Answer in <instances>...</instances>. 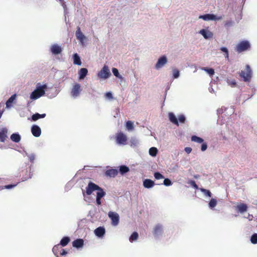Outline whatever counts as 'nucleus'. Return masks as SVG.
Here are the masks:
<instances>
[{
    "label": "nucleus",
    "mask_w": 257,
    "mask_h": 257,
    "mask_svg": "<svg viewBox=\"0 0 257 257\" xmlns=\"http://www.w3.org/2000/svg\"><path fill=\"white\" fill-rule=\"evenodd\" d=\"M47 88L46 84L41 85L38 83L37 85L36 88L31 93L30 98L32 100H36L43 95L45 93V89Z\"/></svg>",
    "instance_id": "1"
},
{
    "label": "nucleus",
    "mask_w": 257,
    "mask_h": 257,
    "mask_svg": "<svg viewBox=\"0 0 257 257\" xmlns=\"http://www.w3.org/2000/svg\"><path fill=\"white\" fill-rule=\"evenodd\" d=\"M251 44L248 40H243L236 45L235 50L239 53L249 50Z\"/></svg>",
    "instance_id": "2"
},
{
    "label": "nucleus",
    "mask_w": 257,
    "mask_h": 257,
    "mask_svg": "<svg viewBox=\"0 0 257 257\" xmlns=\"http://www.w3.org/2000/svg\"><path fill=\"white\" fill-rule=\"evenodd\" d=\"M164 232V227L162 224L158 223L153 228V234L156 239H160L162 236Z\"/></svg>",
    "instance_id": "3"
},
{
    "label": "nucleus",
    "mask_w": 257,
    "mask_h": 257,
    "mask_svg": "<svg viewBox=\"0 0 257 257\" xmlns=\"http://www.w3.org/2000/svg\"><path fill=\"white\" fill-rule=\"evenodd\" d=\"M98 77L101 79H106L111 75V73L106 65H104L102 68L97 74Z\"/></svg>",
    "instance_id": "4"
},
{
    "label": "nucleus",
    "mask_w": 257,
    "mask_h": 257,
    "mask_svg": "<svg viewBox=\"0 0 257 257\" xmlns=\"http://www.w3.org/2000/svg\"><path fill=\"white\" fill-rule=\"evenodd\" d=\"M199 19H202L204 21H216L220 20L222 19V16H216L213 14H207L199 16Z\"/></svg>",
    "instance_id": "5"
},
{
    "label": "nucleus",
    "mask_w": 257,
    "mask_h": 257,
    "mask_svg": "<svg viewBox=\"0 0 257 257\" xmlns=\"http://www.w3.org/2000/svg\"><path fill=\"white\" fill-rule=\"evenodd\" d=\"M245 67L246 71L242 70L240 73V76L245 82H248L251 78V70L248 65H246Z\"/></svg>",
    "instance_id": "6"
},
{
    "label": "nucleus",
    "mask_w": 257,
    "mask_h": 257,
    "mask_svg": "<svg viewBox=\"0 0 257 257\" xmlns=\"http://www.w3.org/2000/svg\"><path fill=\"white\" fill-rule=\"evenodd\" d=\"M108 216L111 219V224L113 226H116L118 224L119 216L118 213L113 211H109L108 213Z\"/></svg>",
    "instance_id": "7"
},
{
    "label": "nucleus",
    "mask_w": 257,
    "mask_h": 257,
    "mask_svg": "<svg viewBox=\"0 0 257 257\" xmlns=\"http://www.w3.org/2000/svg\"><path fill=\"white\" fill-rule=\"evenodd\" d=\"M167 58L165 55L161 56L158 60L156 64H155V68L157 70L164 67L167 63Z\"/></svg>",
    "instance_id": "8"
},
{
    "label": "nucleus",
    "mask_w": 257,
    "mask_h": 257,
    "mask_svg": "<svg viewBox=\"0 0 257 257\" xmlns=\"http://www.w3.org/2000/svg\"><path fill=\"white\" fill-rule=\"evenodd\" d=\"M81 91V85L79 83H75L71 91V95L72 97L75 98L77 97Z\"/></svg>",
    "instance_id": "9"
},
{
    "label": "nucleus",
    "mask_w": 257,
    "mask_h": 257,
    "mask_svg": "<svg viewBox=\"0 0 257 257\" xmlns=\"http://www.w3.org/2000/svg\"><path fill=\"white\" fill-rule=\"evenodd\" d=\"M98 188H99L98 185L92 182H89L87 186L86 187V194L88 195H90L93 191H96Z\"/></svg>",
    "instance_id": "10"
},
{
    "label": "nucleus",
    "mask_w": 257,
    "mask_h": 257,
    "mask_svg": "<svg viewBox=\"0 0 257 257\" xmlns=\"http://www.w3.org/2000/svg\"><path fill=\"white\" fill-rule=\"evenodd\" d=\"M126 136L121 132L117 134L116 136V141L118 145H124L126 144Z\"/></svg>",
    "instance_id": "11"
},
{
    "label": "nucleus",
    "mask_w": 257,
    "mask_h": 257,
    "mask_svg": "<svg viewBox=\"0 0 257 257\" xmlns=\"http://www.w3.org/2000/svg\"><path fill=\"white\" fill-rule=\"evenodd\" d=\"M50 51L53 55H58L62 52V48L60 45L57 44H54L51 45Z\"/></svg>",
    "instance_id": "12"
},
{
    "label": "nucleus",
    "mask_w": 257,
    "mask_h": 257,
    "mask_svg": "<svg viewBox=\"0 0 257 257\" xmlns=\"http://www.w3.org/2000/svg\"><path fill=\"white\" fill-rule=\"evenodd\" d=\"M31 133L35 137H39L41 134V129L40 126L36 124H34L31 126Z\"/></svg>",
    "instance_id": "13"
},
{
    "label": "nucleus",
    "mask_w": 257,
    "mask_h": 257,
    "mask_svg": "<svg viewBox=\"0 0 257 257\" xmlns=\"http://www.w3.org/2000/svg\"><path fill=\"white\" fill-rule=\"evenodd\" d=\"M76 37L77 39L79 41L80 43L83 45L84 41L86 39L84 35L81 31L80 27H78L77 30L75 33Z\"/></svg>",
    "instance_id": "14"
},
{
    "label": "nucleus",
    "mask_w": 257,
    "mask_h": 257,
    "mask_svg": "<svg viewBox=\"0 0 257 257\" xmlns=\"http://www.w3.org/2000/svg\"><path fill=\"white\" fill-rule=\"evenodd\" d=\"M199 33L202 35L205 39H208L213 37V33L210 31L205 29H201Z\"/></svg>",
    "instance_id": "15"
},
{
    "label": "nucleus",
    "mask_w": 257,
    "mask_h": 257,
    "mask_svg": "<svg viewBox=\"0 0 257 257\" xmlns=\"http://www.w3.org/2000/svg\"><path fill=\"white\" fill-rule=\"evenodd\" d=\"M8 130L6 127L2 128L0 131V142L4 143L5 142L7 138H8Z\"/></svg>",
    "instance_id": "16"
},
{
    "label": "nucleus",
    "mask_w": 257,
    "mask_h": 257,
    "mask_svg": "<svg viewBox=\"0 0 257 257\" xmlns=\"http://www.w3.org/2000/svg\"><path fill=\"white\" fill-rule=\"evenodd\" d=\"M154 181L150 179H146L143 181V185L145 188L150 189L153 188L155 185Z\"/></svg>",
    "instance_id": "17"
},
{
    "label": "nucleus",
    "mask_w": 257,
    "mask_h": 257,
    "mask_svg": "<svg viewBox=\"0 0 257 257\" xmlns=\"http://www.w3.org/2000/svg\"><path fill=\"white\" fill-rule=\"evenodd\" d=\"M105 233V228L103 227H98L94 230V233L98 237H102Z\"/></svg>",
    "instance_id": "18"
},
{
    "label": "nucleus",
    "mask_w": 257,
    "mask_h": 257,
    "mask_svg": "<svg viewBox=\"0 0 257 257\" xmlns=\"http://www.w3.org/2000/svg\"><path fill=\"white\" fill-rule=\"evenodd\" d=\"M16 97L17 94H14L7 100L6 103V108H10L12 107L13 103L16 100Z\"/></svg>",
    "instance_id": "19"
},
{
    "label": "nucleus",
    "mask_w": 257,
    "mask_h": 257,
    "mask_svg": "<svg viewBox=\"0 0 257 257\" xmlns=\"http://www.w3.org/2000/svg\"><path fill=\"white\" fill-rule=\"evenodd\" d=\"M83 244L84 241L81 238L76 239L72 242L73 246L77 248L82 247L83 246Z\"/></svg>",
    "instance_id": "20"
},
{
    "label": "nucleus",
    "mask_w": 257,
    "mask_h": 257,
    "mask_svg": "<svg viewBox=\"0 0 257 257\" xmlns=\"http://www.w3.org/2000/svg\"><path fill=\"white\" fill-rule=\"evenodd\" d=\"M10 139L14 143H19L21 140V136L18 133L12 134L10 136Z\"/></svg>",
    "instance_id": "21"
},
{
    "label": "nucleus",
    "mask_w": 257,
    "mask_h": 257,
    "mask_svg": "<svg viewBox=\"0 0 257 257\" xmlns=\"http://www.w3.org/2000/svg\"><path fill=\"white\" fill-rule=\"evenodd\" d=\"M118 170L116 169H111L106 171L105 175L110 177H114L118 174Z\"/></svg>",
    "instance_id": "22"
},
{
    "label": "nucleus",
    "mask_w": 257,
    "mask_h": 257,
    "mask_svg": "<svg viewBox=\"0 0 257 257\" xmlns=\"http://www.w3.org/2000/svg\"><path fill=\"white\" fill-rule=\"evenodd\" d=\"M168 116H169V120L171 122H172L174 124L177 125V126L179 125V122H178V119L174 113L169 112L168 114Z\"/></svg>",
    "instance_id": "23"
},
{
    "label": "nucleus",
    "mask_w": 257,
    "mask_h": 257,
    "mask_svg": "<svg viewBox=\"0 0 257 257\" xmlns=\"http://www.w3.org/2000/svg\"><path fill=\"white\" fill-rule=\"evenodd\" d=\"M88 73V70L85 68H81L78 71L79 79H83Z\"/></svg>",
    "instance_id": "24"
},
{
    "label": "nucleus",
    "mask_w": 257,
    "mask_h": 257,
    "mask_svg": "<svg viewBox=\"0 0 257 257\" xmlns=\"http://www.w3.org/2000/svg\"><path fill=\"white\" fill-rule=\"evenodd\" d=\"M46 115V114L45 113L40 114L39 113H36L31 116V120L36 121L39 119L45 117Z\"/></svg>",
    "instance_id": "25"
},
{
    "label": "nucleus",
    "mask_w": 257,
    "mask_h": 257,
    "mask_svg": "<svg viewBox=\"0 0 257 257\" xmlns=\"http://www.w3.org/2000/svg\"><path fill=\"white\" fill-rule=\"evenodd\" d=\"M73 63L75 65L80 66L82 64L80 56L77 53L73 55Z\"/></svg>",
    "instance_id": "26"
},
{
    "label": "nucleus",
    "mask_w": 257,
    "mask_h": 257,
    "mask_svg": "<svg viewBox=\"0 0 257 257\" xmlns=\"http://www.w3.org/2000/svg\"><path fill=\"white\" fill-rule=\"evenodd\" d=\"M236 208L239 212H240V213H242L246 211L247 209V206L246 204H245L241 203V204L237 205Z\"/></svg>",
    "instance_id": "27"
},
{
    "label": "nucleus",
    "mask_w": 257,
    "mask_h": 257,
    "mask_svg": "<svg viewBox=\"0 0 257 257\" xmlns=\"http://www.w3.org/2000/svg\"><path fill=\"white\" fill-rule=\"evenodd\" d=\"M130 171V168L128 167L125 165H121L119 167V172L122 175L126 174Z\"/></svg>",
    "instance_id": "28"
},
{
    "label": "nucleus",
    "mask_w": 257,
    "mask_h": 257,
    "mask_svg": "<svg viewBox=\"0 0 257 257\" xmlns=\"http://www.w3.org/2000/svg\"><path fill=\"white\" fill-rule=\"evenodd\" d=\"M70 241V239L69 237L64 236L61 239L59 244L64 247L67 245Z\"/></svg>",
    "instance_id": "29"
},
{
    "label": "nucleus",
    "mask_w": 257,
    "mask_h": 257,
    "mask_svg": "<svg viewBox=\"0 0 257 257\" xmlns=\"http://www.w3.org/2000/svg\"><path fill=\"white\" fill-rule=\"evenodd\" d=\"M191 140L192 142H196L199 144L203 143L204 142V140L202 138L195 135H193L191 137Z\"/></svg>",
    "instance_id": "30"
},
{
    "label": "nucleus",
    "mask_w": 257,
    "mask_h": 257,
    "mask_svg": "<svg viewBox=\"0 0 257 257\" xmlns=\"http://www.w3.org/2000/svg\"><path fill=\"white\" fill-rule=\"evenodd\" d=\"M172 73L173 79H177L180 77V71L176 68H172Z\"/></svg>",
    "instance_id": "31"
},
{
    "label": "nucleus",
    "mask_w": 257,
    "mask_h": 257,
    "mask_svg": "<svg viewBox=\"0 0 257 257\" xmlns=\"http://www.w3.org/2000/svg\"><path fill=\"white\" fill-rule=\"evenodd\" d=\"M130 143H131V146L133 148L137 147L140 144L139 141L135 138H131Z\"/></svg>",
    "instance_id": "32"
},
{
    "label": "nucleus",
    "mask_w": 257,
    "mask_h": 257,
    "mask_svg": "<svg viewBox=\"0 0 257 257\" xmlns=\"http://www.w3.org/2000/svg\"><path fill=\"white\" fill-rule=\"evenodd\" d=\"M96 197L102 198L105 195V192L99 186V188L96 190Z\"/></svg>",
    "instance_id": "33"
},
{
    "label": "nucleus",
    "mask_w": 257,
    "mask_h": 257,
    "mask_svg": "<svg viewBox=\"0 0 257 257\" xmlns=\"http://www.w3.org/2000/svg\"><path fill=\"white\" fill-rule=\"evenodd\" d=\"M158 150L156 147H151L149 149V155L152 157H156L158 154Z\"/></svg>",
    "instance_id": "34"
},
{
    "label": "nucleus",
    "mask_w": 257,
    "mask_h": 257,
    "mask_svg": "<svg viewBox=\"0 0 257 257\" xmlns=\"http://www.w3.org/2000/svg\"><path fill=\"white\" fill-rule=\"evenodd\" d=\"M139 237V234L137 232H134L129 238V240L130 242H133L135 241H136Z\"/></svg>",
    "instance_id": "35"
},
{
    "label": "nucleus",
    "mask_w": 257,
    "mask_h": 257,
    "mask_svg": "<svg viewBox=\"0 0 257 257\" xmlns=\"http://www.w3.org/2000/svg\"><path fill=\"white\" fill-rule=\"evenodd\" d=\"M125 126L128 131H132L134 130V122L132 121L128 120L126 122Z\"/></svg>",
    "instance_id": "36"
},
{
    "label": "nucleus",
    "mask_w": 257,
    "mask_h": 257,
    "mask_svg": "<svg viewBox=\"0 0 257 257\" xmlns=\"http://www.w3.org/2000/svg\"><path fill=\"white\" fill-rule=\"evenodd\" d=\"M199 190L202 193H203L204 195H205L206 196L211 197L212 196V193L209 190H207V189H204L203 188H199Z\"/></svg>",
    "instance_id": "37"
},
{
    "label": "nucleus",
    "mask_w": 257,
    "mask_h": 257,
    "mask_svg": "<svg viewBox=\"0 0 257 257\" xmlns=\"http://www.w3.org/2000/svg\"><path fill=\"white\" fill-rule=\"evenodd\" d=\"M220 50L224 53V56L226 59H229V52L228 49L225 47H221Z\"/></svg>",
    "instance_id": "38"
},
{
    "label": "nucleus",
    "mask_w": 257,
    "mask_h": 257,
    "mask_svg": "<svg viewBox=\"0 0 257 257\" xmlns=\"http://www.w3.org/2000/svg\"><path fill=\"white\" fill-rule=\"evenodd\" d=\"M60 249V244H57L54 246L52 248V251L55 256L58 257V252Z\"/></svg>",
    "instance_id": "39"
},
{
    "label": "nucleus",
    "mask_w": 257,
    "mask_h": 257,
    "mask_svg": "<svg viewBox=\"0 0 257 257\" xmlns=\"http://www.w3.org/2000/svg\"><path fill=\"white\" fill-rule=\"evenodd\" d=\"M201 69L207 72L210 76H212L214 74V70L212 68H208L207 67H202Z\"/></svg>",
    "instance_id": "40"
},
{
    "label": "nucleus",
    "mask_w": 257,
    "mask_h": 257,
    "mask_svg": "<svg viewBox=\"0 0 257 257\" xmlns=\"http://www.w3.org/2000/svg\"><path fill=\"white\" fill-rule=\"evenodd\" d=\"M112 72L113 74L117 78L121 79L122 78V76L119 74L118 70L117 69L115 68H112Z\"/></svg>",
    "instance_id": "41"
},
{
    "label": "nucleus",
    "mask_w": 257,
    "mask_h": 257,
    "mask_svg": "<svg viewBox=\"0 0 257 257\" xmlns=\"http://www.w3.org/2000/svg\"><path fill=\"white\" fill-rule=\"evenodd\" d=\"M217 201L215 199L212 198L209 202V207L210 208H213L216 206Z\"/></svg>",
    "instance_id": "42"
},
{
    "label": "nucleus",
    "mask_w": 257,
    "mask_h": 257,
    "mask_svg": "<svg viewBox=\"0 0 257 257\" xmlns=\"http://www.w3.org/2000/svg\"><path fill=\"white\" fill-rule=\"evenodd\" d=\"M250 241L252 244L257 243V233H253L250 237Z\"/></svg>",
    "instance_id": "43"
},
{
    "label": "nucleus",
    "mask_w": 257,
    "mask_h": 257,
    "mask_svg": "<svg viewBox=\"0 0 257 257\" xmlns=\"http://www.w3.org/2000/svg\"><path fill=\"white\" fill-rule=\"evenodd\" d=\"M163 185L165 186H170L172 185L171 180L169 178H165L163 181Z\"/></svg>",
    "instance_id": "44"
},
{
    "label": "nucleus",
    "mask_w": 257,
    "mask_h": 257,
    "mask_svg": "<svg viewBox=\"0 0 257 257\" xmlns=\"http://www.w3.org/2000/svg\"><path fill=\"white\" fill-rule=\"evenodd\" d=\"M234 22L231 20L226 21L224 23V27L226 28H229L233 26Z\"/></svg>",
    "instance_id": "45"
},
{
    "label": "nucleus",
    "mask_w": 257,
    "mask_h": 257,
    "mask_svg": "<svg viewBox=\"0 0 257 257\" xmlns=\"http://www.w3.org/2000/svg\"><path fill=\"white\" fill-rule=\"evenodd\" d=\"M154 176L155 178L157 180L164 178V176L159 172H155Z\"/></svg>",
    "instance_id": "46"
},
{
    "label": "nucleus",
    "mask_w": 257,
    "mask_h": 257,
    "mask_svg": "<svg viewBox=\"0 0 257 257\" xmlns=\"http://www.w3.org/2000/svg\"><path fill=\"white\" fill-rule=\"evenodd\" d=\"M188 183L192 187H193L195 189L199 190V188L198 185L196 184V182L195 181L192 180H189V181H188Z\"/></svg>",
    "instance_id": "47"
},
{
    "label": "nucleus",
    "mask_w": 257,
    "mask_h": 257,
    "mask_svg": "<svg viewBox=\"0 0 257 257\" xmlns=\"http://www.w3.org/2000/svg\"><path fill=\"white\" fill-rule=\"evenodd\" d=\"M29 159L32 164L34 163V161L36 159V155L34 153H32L29 155Z\"/></svg>",
    "instance_id": "48"
},
{
    "label": "nucleus",
    "mask_w": 257,
    "mask_h": 257,
    "mask_svg": "<svg viewBox=\"0 0 257 257\" xmlns=\"http://www.w3.org/2000/svg\"><path fill=\"white\" fill-rule=\"evenodd\" d=\"M178 120H179L181 123H185L186 121L185 116L184 114L179 115Z\"/></svg>",
    "instance_id": "49"
},
{
    "label": "nucleus",
    "mask_w": 257,
    "mask_h": 257,
    "mask_svg": "<svg viewBox=\"0 0 257 257\" xmlns=\"http://www.w3.org/2000/svg\"><path fill=\"white\" fill-rule=\"evenodd\" d=\"M202 145H201V150L202 151V152H204L205 151H206L207 149V144L206 143H201Z\"/></svg>",
    "instance_id": "50"
},
{
    "label": "nucleus",
    "mask_w": 257,
    "mask_h": 257,
    "mask_svg": "<svg viewBox=\"0 0 257 257\" xmlns=\"http://www.w3.org/2000/svg\"><path fill=\"white\" fill-rule=\"evenodd\" d=\"M105 96L108 99H111L113 98V95L111 92H107L105 94Z\"/></svg>",
    "instance_id": "51"
},
{
    "label": "nucleus",
    "mask_w": 257,
    "mask_h": 257,
    "mask_svg": "<svg viewBox=\"0 0 257 257\" xmlns=\"http://www.w3.org/2000/svg\"><path fill=\"white\" fill-rule=\"evenodd\" d=\"M16 186H17V184H9V185H5V186H4L3 188L5 189H11L14 188Z\"/></svg>",
    "instance_id": "52"
},
{
    "label": "nucleus",
    "mask_w": 257,
    "mask_h": 257,
    "mask_svg": "<svg viewBox=\"0 0 257 257\" xmlns=\"http://www.w3.org/2000/svg\"><path fill=\"white\" fill-rule=\"evenodd\" d=\"M228 84L231 87H235L236 85V81L234 80H229L228 81Z\"/></svg>",
    "instance_id": "53"
},
{
    "label": "nucleus",
    "mask_w": 257,
    "mask_h": 257,
    "mask_svg": "<svg viewBox=\"0 0 257 257\" xmlns=\"http://www.w3.org/2000/svg\"><path fill=\"white\" fill-rule=\"evenodd\" d=\"M32 174L31 173V172L29 173V174L28 176H25V177H24L22 179V181H26L27 180V179H30V178H31L32 177Z\"/></svg>",
    "instance_id": "54"
},
{
    "label": "nucleus",
    "mask_w": 257,
    "mask_h": 257,
    "mask_svg": "<svg viewBox=\"0 0 257 257\" xmlns=\"http://www.w3.org/2000/svg\"><path fill=\"white\" fill-rule=\"evenodd\" d=\"M186 153H187L188 154H190L192 151V148L190 147H186L184 149Z\"/></svg>",
    "instance_id": "55"
},
{
    "label": "nucleus",
    "mask_w": 257,
    "mask_h": 257,
    "mask_svg": "<svg viewBox=\"0 0 257 257\" xmlns=\"http://www.w3.org/2000/svg\"><path fill=\"white\" fill-rule=\"evenodd\" d=\"M58 1L60 2L62 6L63 7L64 10L65 11V8L66 7V6L65 5V2H64V0H58Z\"/></svg>",
    "instance_id": "56"
},
{
    "label": "nucleus",
    "mask_w": 257,
    "mask_h": 257,
    "mask_svg": "<svg viewBox=\"0 0 257 257\" xmlns=\"http://www.w3.org/2000/svg\"><path fill=\"white\" fill-rule=\"evenodd\" d=\"M101 198H98V197L96 198V202L97 205H100L101 204Z\"/></svg>",
    "instance_id": "57"
},
{
    "label": "nucleus",
    "mask_w": 257,
    "mask_h": 257,
    "mask_svg": "<svg viewBox=\"0 0 257 257\" xmlns=\"http://www.w3.org/2000/svg\"><path fill=\"white\" fill-rule=\"evenodd\" d=\"M67 253V251L65 249H62L60 254L61 255H65Z\"/></svg>",
    "instance_id": "58"
},
{
    "label": "nucleus",
    "mask_w": 257,
    "mask_h": 257,
    "mask_svg": "<svg viewBox=\"0 0 257 257\" xmlns=\"http://www.w3.org/2000/svg\"><path fill=\"white\" fill-rule=\"evenodd\" d=\"M245 217L247 218L249 220H251L253 218V216L250 214H248L247 216Z\"/></svg>",
    "instance_id": "59"
},
{
    "label": "nucleus",
    "mask_w": 257,
    "mask_h": 257,
    "mask_svg": "<svg viewBox=\"0 0 257 257\" xmlns=\"http://www.w3.org/2000/svg\"><path fill=\"white\" fill-rule=\"evenodd\" d=\"M178 165H175L173 167V171H175V170H176L178 169Z\"/></svg>",
    "instance_id": "60"
},
{
    "label": "nucleus",
    "mask_w": 257,
    "mask_h": 257,
    "mask_svg": "<svg viewBox=\"0 0 257 257\" xmlns=\"http://www.w3.org/2000/svg\"><path fill=\"white\" fill-rule=\"evenodd\" d=\"M209 91L211 93H214V90L213 88L212 87H210L209 88Z\"/></svg>",
    "instance_id": "61"
},
{
    "label": "nucleus",
    "mask_w": 257,
    "mask_h": 257,
    "mask_svg": "<svg viewBox=\"0 0 257 257\" xmlns=\"http://www.w3.org/2000/svg\"><path fill=\"white\" fill-rule=\"evenodd\" d=\"M29 155V154L26 151H24V156H26L28 157Z\"/></svg>",
    "instance_id": "62"
},
{
    "label": "nucleus",
    "mask_w": 257,
    "mask_h": 257,
    "mask_svg": "<svg viewBox=\"0 0 257 257\" xmlns=\"http://www.w3.org/2000/svg\"><path fill=\"white\" fill-rule=\"evenodd\" d=\"M4 112V111L2 110V111H0V118H1L2 115H3V113Z\"/></svg>",
    "instance_id": "63"
},
{
    "label": "nucleus",
    "mask_w": 257,
    "mask_h": 257,
    "mask_svg": "<svg viewBox=\"0 0 257 257\" xmlns=\"http://www.w3.org/2000/svg\"><path fill=\"white\" fill-rule=\"evenodd\" d=\"M222 112V109H218L217 110V113H220Z\"/></svg>",
    "instance_id": "64"
}]
</instances>
